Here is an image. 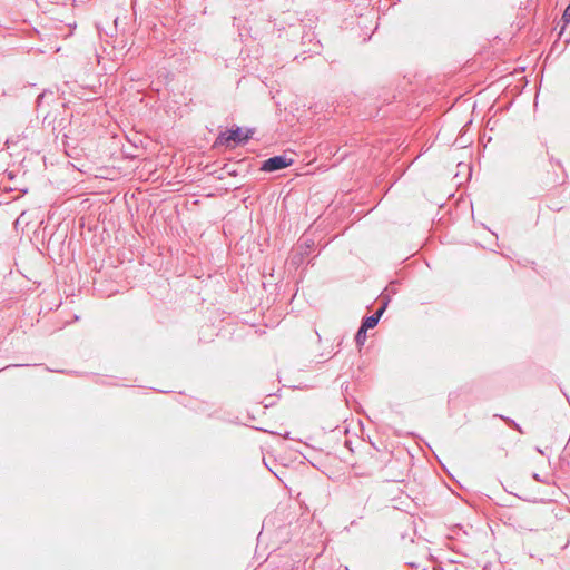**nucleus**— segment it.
Instances as JSON below:
<instances>
[{
  "label": "nucleus",
  "mask_w": 570,
  "mask_h": 570,
  "mask_svg": "<svg viewBox=\"0 0 570 570\" xmlns=\"http://www.w3.org/2000/svg\"><path fill=\"white\" fill-rule=\"evenodd\" d=\"M255 132L256 128L254 127L243 128L238 125L225 128L220 127L219 132L216 135V148L224 147L227 149H235L237 147H243L253 139Z\"/></svg>",
  "instance_id": "1"
},
{
  "label": "nucleus",
  "mask_w": 570,
  "mask_h": 570,
  "mask_svg": "<svg viewBox=\"0 0 570 570\" xmlns=\"http://www.w3.org/2000/svg\"><path fill=\"white\" fill-rule=\"evenodd\" d=\"M248 33L255 40H263L267 35L274 32L275 23L271 20L253 19L247 20Z\"/></svg>",
  "instance_id": "2"
},
{
  "label": "nucleus",
  "mask_w": 570,
  "mask_h": 570,
  "mask_svg": "<svg viewBox=\"0 0 570 570\" xmlns=\"http://www.w3.org/2000/svg\"><path fill=\"white\" fill-rule=\"evenodd\" d=\"M294 160L285 154L275 155L261 163L259 170L264 173H275L289 167Z\"/></svg>",
  "instance_id": "3"
},
{
  "label": "nucleus",
  "mask_w": 570,
  "mask_h": 570,
  "mask_svg": "<svg viewBox=\"0 0 570 570\" xmlns=\"http://www.w3.org/2000/svg\"><path fill=\"white\" fill-rule=\"evenodd\" d=\"M387 306L389 298L386 297L383 304L380 305V307L374 314L364 316L362 318L360 326L365 328L366 331L374 328L379 324V321L382 317L383 313L386 311Z\"/></svg>",
  "instance_id": "4"
},
{
  "label": "nucleus",
  "mask_w": 570,
  "mask_h": 570,
  "mask_svg": "<svg viewBox=\"0 0 570 570\" xmlns=\"http://www.w3.org/2000/svg\"><path fill=\"white\" fill-rule=\"evenodd\" d=\"M225 174L236 175V170L228 169L227 164H225L224 167L216 169V191H228L238 188L236 184L226 185L225 183H223Z\"/></svg>",
  "instance_id": "5"
},
{
  "label": "nucleus",
  "mask_w": 570,
  "mask_h": 570,
  "mask_svg": "<svg viewBox=\"0 0 570 570\" xmlns=\"http://www.w3.org/2000/svg\"><path fill=\"white\" fill-rule=\"evenodd\" d=\"M397 285L399 282L393 281L383 289V292L380 294L381 304H383L386 297L389 298V303L391 302L392 296L397 293Z\"/></svg>",
  "instance_id": "6"
},
{
  "label": "nucleus",
  "mask_w": 570,
  "mask_h": 570,
  "mask_svg": "<svg viewBox=\"0 0 570 570\" xmlns=\"http://www.w3.org/2000/svg\"><path fill=\"white\" fill-rule=\"evenodd\" d=\"M315 246V242L313 238L308 237L304 234L298 240V249L305 255L309 254V250Z\"/></svg>",
  "instance_id": "7"
},
{
  "label": "nucleus",
  "mask_w": 570,
  "mask_h": 570,
  "mask_svg": "<svg viewBox=\"0 0 570 570\" xmlns=\"http://www.w3.org/2000/svg\"><path fill=\"white\" fill-rule=\"evenodd\" d=\"M366 338H367V331L360 326L355 334V337H354L356 345L358 347L363 346Z\"/></svg>",
  "instance_id": "8"
},
{
  "label": "nucleus",
  "mask_w": 570,
  "mask_h": 570,
  "mask_svg": "<svg viewBox=\"0 0 570 570\" xmlns=\"http://www.w3.org/2000/svg\"><path fill=\"white\" fill-rule=\"evenodd\" d=\"M497 416L500 417L501 420H503L511 429L518 431L519 433H524L521 425L519 423H517L513 419H510L504 415H497Z\"/></svg>",
  "instance_id": "9"
},
{
  "label": "nucleus",
  "mask_w": 570,
  "mask_h": 570,
  "mask_svg": "<svg viewBox=\"0 0 570 570\" xmlns=\"http://www.w3.org/2000/svg\"><path fill=\"white\" fill-rule=\"evenodd\" d=\"M563 24L561 27L560 33H562L567 27L568 23H570V3L566 7L562 18H561Z\"/></svg>",
  "instance_id": "10"
},
{
  "label": "nucleus",
  "mask_w": 570,
  "mask_h": 570,
  "mask_svg": "<svg viewBox=\"0 0 570 570\" xmlns=\"http://www.w3.org/2000/svg\"><path fill=\"white\" fill-rule=\"evenodd\" d=\"M304 256H306L304 253H302L301 250H298L297 253H295L293 256H292V259H291V263L293 265H299L304 258Z\"/></svg>",
  "instance_id": "11"
},
{
  "label": "nucleus",
  "mask_w": 570,
  "mask_h": 570,
  "mask_svg": "<svg viewBox=\"0 0 570 570\" xmlns=\"http://www.w3.org/2000/svg\"><path fill=\"white\" fill-rule=\"evenodd\" d=\"M48 91L43 90L41 94L38 95L36 100L38 106L41 104L42 99L46 97Z\"/></svg>",
  "instance_id": "12"
},
{
  "label": "nucleus",
  "mask_w": 570,
  "mask_h": 570,
  "mask_svg": "<svg viewBox=\"0 0 570 570\" xmlns=\"http://www.w3.org/2000/svg\"><path fill=\"white\" fill-rule=\"evenodd\" d=\"M320 47H321L320 42H318V41H316L315 43H313V45H312V47H311V48H308V51H311V52H317V51H318V49H320Z\"/></svg>",
  "instance_id": "13"
},
{
  "label": "nucleus",
  "mask_w": 570,
  "mask_h": 570,
  "mask_svg": "<svg viewBox=\"0 0 570 570\" xmlns=\"http://www.w3.org/2000/svg\"><path fill=\"white\" fill-rule=\"evenodd\" d=\"M312 38H313V33H309V32L304 33V35L302 36L303 43H305V41H306V40H308L309 42H312Z\"/></svg>",
  "instance_id": "14"
},
{
  "label": "nucleus",
  "mask_w": 570,
  "mask_h": 570,
  "mask_svg": "<svg viewBox=\"0 0 570 570\" xmlns=\"http://www.w3.org/2000/svg\"><path fill=\"white\" fill-rule=\"evenodd\" d=\"M532 478L533 480H535L537 482H540V483H546V480H543L539 473H532Z\"/></svg>",
  "instance_id": "15"
},
{
  "label": "nucleus",
  "mask_w": 570,
  "mask_h": 570,
  "mask_svg": "<svg viewBox=\"0 0 570 570\" xmlns=\"http://www.w3.org/2000/svg\"><path fill=\"white\" fill-rule=\"evenodd\" d=\"M535 450H537L539 453L543 454V451H542L539 446H537V448H535Z\"/></svg>",
  "instance_id": "16"
},
{
  "label": "nucleus",
  "mask_w": 570,
  "mask_h": 570,
  "mask_svg": "<svg viewBox=\"0 0 570 570\" xmlns=\"http://www.w3.org/2000/svg\"><path fill=\"white\" fill-rule=\"evenodd\" d=\"M269 470L274 473V475H275L276 478L281 479V478H279V475H278V473H276V472H275V471H273L272 469H269Z\"/></svg>",
  "instance_id": "17"
},
{
  "label": "nucleus",
  "mask_w": 570,
  "mask_h": 570,
  "mask_svg": "<svg viewBox=\"0 0 570 570\" xmlns=\"http://www.w3.org/2000/svg\"><path fill=\"white\" fill-rule=\"evenodd\" d=\"M207 9H208V7L206 6V7L204 8V13H207Z\"/></svg>",
  "instance_id": "18"
},
{
  "label": "nucleus",
  "mask_w": 570,
  "mask_h": 570,
  "mask_svg": "<svg viewBox=\"0 0 570 570\" xmlns=\"http://www.w3.org/2000/svg\"><path fill=\"white\" fill-rule=\"evenodd\" d=\"M350 443H351L350 441H347V440L345 441V445H346V446H348V445H350Z\"/></svg>",
  "instance_id": "19"
},
{
  "label": "nucleus",
  "mask_w": 570,
  "mask_h": 570,
  "mask_svg": "<svg viewBox=\"0 0 570 570\" xmlns=\"http://www.w3.org/2000/svg\"><path fill=\"white\" fill-rule=\"evenodd\" d=\"M11 366L17 367L18 365L17 364L9 365V367H11ZM6 368H8V366Z\"/></svg>",
  "instance_id": "20"
}]
</instances>
